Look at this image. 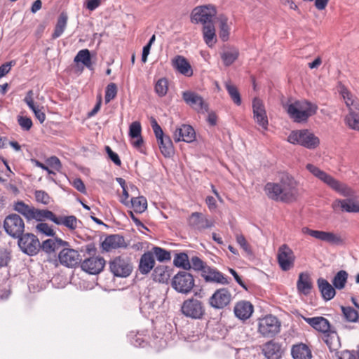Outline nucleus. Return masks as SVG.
<instances>
[{"label":"nucleus","mask_w":359,"mask_h":359,"mask_svg":"<svg viewBox=\"0 0 359 359\" xmlns=\"http://www.w3.org/2000/svg\"><path fill=\"white\" fill-rule=\"evenodd\" d=\"M298 182L291 175L283 174L278 182H267L264 191L267 197L275 201L291 203L299 196Z\"/></svg>","instance_id":"f257e3e1"},{"label":"nucleus","mask_w":359,"mask_h":359,"mask_svg":"<svg viewBox=\"0 0 359 359\" xmlns=\"http://www.w3.org/2000/svg\"><path fill=\"white\" fill-rule=\"evenodd\" d=\"M285 109L294 122L306 123L308 119L315 115L318 106L306 100H289L285 104Z\"/></svg>","instance_id":"f03ea898"},{"label":"nucleus","mask_w":359,"mask_h":359,"mask_svg":"<svg viewBox=\"0 0 359 359\" xmlns=\"http://www.w3.org/2000/svg\"><path fill=\"white\" fill-rule=\"evenodd\" d=\"M304 321L319 332L324 334V341L331 351L337 348L339 339L337 332L331 329L327 319L322 316L303 318Z\"/></svg>","instance_id":"7ed1b4c3"},{"label":"nucleus","mask_w":359,"mask_h":359,"mask_svg":"<svg viewBox=\"0 0 359 359\" xmlns=\"http://www.w3.org/2000/svg\"><path fill=\"white\" fill-rule=\"evenodd\" d=\"M306 168L316 178L325 183L330 188L338 192L343 196H351L353 194L352 189L346 184L340 182L330 174L325 172L318 167L311 163H308Z\"/></svg>","instance_id":"20e7f679"},{"label":"nucleus","mask_w":359,"mask_h":359,"mask_svg":"<svg viewBox=\"0 0 359 359\" xmlns=\"http://www.w3.org/2000/svg\"><path fill=\"white\" fill-rule=\"evenodd\" d=\"M13 209L23 215L28 221L36 220L43 222L46 219L53 222L55 215L48 210H40L30 206L23 201H20L14 203Z\"/></svg>","instance_id":"39448f33"},{"label":"nucleus","mask_w":359,"mask_h":359,"mask_svg":"<svg viewBox=\"0 0 359 359\" xmlns=\"http://www.w3.org/2000/svg\"><path fill=\"white\" fill-rule=\"evenodd\" d=\"M287 141L309 149H314L320 144L319 138L306 129L292 130L287 137Z\"/></svg>","instance_id":"423d86ee"},{"label":"nucleus","mask_w":359,"mask_h":359,"mask_svg":"<svg viewBox=\"0 0 359 359\" xmlns=\"http://www.w3.org/2000/svg\"><path fill=\"white\" fill-rule=\"evenodd\" d=\"M217 8L212 4H207L195 7L191 13V21L193 23H201L203 26L213 23V18L217 15Z\"/></svg>","instance_id":"0eeeda50"},{"label":"nucleus","mask_w":359,"mask_h":359,"mask_svg":"<svg viewBox=\"0 0 359 359\" xmlns=\"http://www.w3.org/2000/svg\"><path fill=\"white\" fill-rule=\"evenodd\" d=\"M281 323L273 315H267L258 320V332L264 337L272 338L280 331Z\"/></svg>","instance_id":"6e6552de"},{"label":"nucleus","mask_w":359,"mask_h":359,"mask_svg":"<svg viewBox=\"0 0 359 359\" xmlns=\"http://www.w3.org/2000/svg\"><path fill=\"white\" fill-rule=\"evenodd\" d=\"M150 122L162 154L165 157H170L174 153L173 144L170 137L164 135L163 130L154 118L151 117Z\"/></svg>","instance_id":"1a4fd4ad"},{"label":"nucleus","mask_w":359,"mask_h":359,"mask_svg":"<svg viewBox=\"0 0 359 359\" xmlns=\"http://www.w3.org/2000/svg\"><path fill=\"white\" fill-rule=\"evenodd\" d=\"M181 312L187 318L201 319L205 315V307L200 300L191 297L184 301Z\"/></svg>","instance_id":"9d476101"},{"label":"nucleus","mask_w":359,"mask_h":359,"mask_svg":"<svg viewBox=\"0 0 359 359\" xmlns=\"http://www.w3.org/2000/svg\"><path fill=\"white\" fill-rule=\"evenodd\" d=\"M302 233L331 245H343L344 243V239L339 234L332 231L313 230L307 226H304L302 228Z\"/></svg>","instance_id":"9b49d317"},{"label":"nucleus","mask_w":359,"mask_h":359,"mask_svg":"<svg viewBox=\"0 0 359 359\" xmlns=\"http://www.w3.org/2000/svg\"><path fill=\"white\" fill-rule=\"evenodd\" d=\"M109 269L115 276L127 277L133 271V264L129 257L118 256L110 261Z\"/></svg>","instance_id":"f8f14e48"},{"label":"nucleus","mask_w":359,"mask_h":359,"mask_svg":"<svg viewBox=\"0 0 359 359\" xmlns=\"http://www.w3.org/2000/svg\"><path fill=\"white\" fill-rule=\"evenodd\" d=\"M171 285L177 292L188 294L194 285V279L191 273L187 271H180L174 276Z\"/></svg>","instance_id":"ddd939ff"},{"label":"nucleus","mask_w":359,"mask_h":359,"mask_svg":"<svg viewBox=\"0 0 359 359\" xmlns=\"http://www.w3.org/2000/svg\"><path fill=\"white\" fill-rule=\"evenodd\" d=\"M6 232L13 238H19L25 231V223L21 217L17 214L7 216L4 222Z\"/></svg>","instance_id":"4468645a"},{"label":"nucleus","mask_w":359,"mask_h":359,"mask_svg":"<svg viewBox=\"0 0 359 359\" xmlns=\"http://www.w3.org/2000/svg\"><path fill=\"white\" fill-rule=\"evenodd\" d=\"M296 257L293 250L287 245H281L278 250V264L284 271H287L294 266Z\"/></svg>","instance_id":"2eb2a0df"},{"label":"nucleus","mask_w":359,"mask_h":359,"mask_svg":"<svg viewBox=\"0 0 359 359\" xmlns=\"http://www.w3.org/2000/svg\"><path fill=\"white\" fill-rule=\"evenodd\" d=\"M18 245L25 254L33 256L40 250V243L36 236L32 233H25L19 237Z\"/></svg>","instance_id":"dca6fc26"},{"label":"nucleus","mask_w":359,"mask_h":359,"mask_svg":"<svg viewBox=\"0 0 359 359\" xmlns=\"http://www.w3.org/2000/svg\"><path fill=\"white\" fill-rule=\"evenodd\" d=\"M232 300V294L227 288H219L215 291L209 298L210 306L215 309H223Z\"/></svg>","instance_id":"f3484780"},{"label":"nucleus","mask_w":359,"mask_h":359,"mask_svg":"<svg viewBox=\"0 0 359 359\" xmlns=\"http://www.w3.org/2000/svg\"><path fill=\"white\" fill-rule=\"evenodd\" d=\"M253 118L264 130H267L269 121L264 104L262 100L255 97L252 100Z\"/></svg>","instance_id":"a211bd4d"},{"label":"nucleus","mask_w":359,"mask_h":359,"mask_svg":"<svg viewBox=\"0 0 359 359\" xmlns=\"http://www.w3.org/2000/svg\"><path fill=\"white\" fill-rule=\"evenodd\" d=\"M189 226L194 230L199 231L210 229L214 226V222L207 218L201 212H193L188 218Z\"/></svg>","instance_id":"6ab92c4d"},{"label":"nucleus","mask_w":359,"mask_h":359,"mask_svg":"<svg viewBox=\"0 0 359 359\" xmlns=\"http://www.w3.org/2000/svg\"><path fill=\"white\" fill-rule=\"evenodd\" d=\"M183 99L188 105L198 112L205 113V111H208V103L204 101L201 96L194 91H184Z\"/></svg>","instance_id":"aec40b11"},{"label":"nucleus","mask_w":359,"mask_h":359,"mask_svg":"<svg viewBox=\"0 0 359 359\" xmlns=\"http://www.w3.org/2000/svg\"><path fill=\"white\" fill-rule=\"evenodd\" d=\"M58 259L62 265L69 268L77 266L81 261L79 252L70 248L61 250L58 255Z\"/></svg>","instance_id":"412c9836"},{"label":"nucleus","mask_w":359,"mask_h":359,"mask_svg":"<svg viewBox=\"0 0 359 359\" xmlns=\"http://www.w3.org/2000/svg\"><path fill=\"white\" fill-rule=\"evenodd\" d=\"M105 260L102 257H91L81 263V268L89 274H98L103 270Z\"/></svg>","instance_id":"4be33fe9"},{"label":"nucleus","mask_w":359,"mask_h":359,"mask_svg":"<svg viewBox=\"0 0 359 359\" xmlns=\"http://www.w3.org/2000/svg\"><path fill=\"white\" fill-rule=\"evenodd\" d=\"M173 138L175 142L183 141L190 143L195 140L196 133L190 125L182 124L175 130Z\"/></svg>","instance_id":"5701e85b"},{"label":"nucleus","mask_w":359,"mask_h":359,"mask_svg":"<svg viewBox=\"0 0 359 359\" xmlns=\"http://www.w3.org/2000/svg\"><path fill=\"white\" fill-rule=\"evenodd\" d=\"M127 246L124 237L118 234L109 235L102 243V249L107 252L119 248H126Z\"/></svg>","instance_id":"b1692460"},{"label":"nucleus","mask_w":359,"mask_h":359,"mask_svg":"<svg viewBox=\"0 0 359 359\" xmlns=\"http://www.w3.org/2000/svg\"><path fill=\"white\" fill-rule=\"evenodd\" d=\"M201 276L206 282L222 285L229 284L228 278L222 273L210 266L205 268L203 273H201Z\"/></svg>","instance_id":"393cba45"},{"label":"nucleus","mask_w":359,"mask_h":359,"mask_svg":"<svg viewBox=\"0 0 359 359\" xmlns=\"http://www.w3.org/2000/svg\"><path fill=\"white\" fill-rule=\"evenodd\" d=\"M332 207L334 210L340 209L346 212H359V203L353 199H337L334 201Z\"/></svg>","instance_id":"a878e982"},{"label":"nucleus","mask_w":359,"mask_h":359,"mask_svg":"<svg viewBox=\"0 0 359 359\" xmlns=\"http://www.w3.org/2000/svg\"><path fill=\"white\" fill-rule=\"evenodd\" d=\"M172 67L180 74L191 76L193 74V69L189 61L182 55H177L172 60Z\"/></svg>","instance_id":"bb28decb"},{"label":"nucleus","mask_w":359,"mask_h":359,"mask_svg":"<svg viewBox=\"0 0 359 359\" xmlns=\"http://www.w3.org/2000/svg\"><path fill=\"white\" fill-rule=\"evenodd\" d=\"M233 311L238 318L244 320L251 316L253 312V306L248 302L241 301L235 305Z\"/></svg>","instance_id":"cd10ccee"},{"label":"nucleus","mask_w":359,"mask_h":359,"mask_svg":"<svg viewBox=\"0 0 359 359\" xmlns=\"http://www.w3.org/2000/svg\"><path fill=\"white\" fill-rule=\"evenodd\" d=\"M262 352L267 359H280L281 358L280 346L273 341L264 344L262 347Z\"/></svg>","instance_id":"c85d7f7f"},{"label":"nucleus","mask_w":359,"mask_h":359,"mask_svg":"<svg viewBox=\"0 0 359 359\" xmlns=\"http://www.w3.org/2000/svg\"><path fill=\"white\" fill-rule=\"evenodd\" d=\"M313 283L310 276L307 273H300L297 282V289L299 293L304 295L310 294Z\"/></svg>","instance_id":"c756f323"},{"label":"nucleus","mask_w":359,"mask_h":359,"mask_svg":"<svg viewBox=\"0 0 359 359\" xmlns=\"http://www.w3.org/2000/svg\"><path fill=\"white\" fill-rule=\"evenodd\" d=\"M318 289L324 300L329 301L334 298L336 294L335 287L327 280L320 278L317 280Z\"/></svg>","instance_id":"7c9ffc66"},{"label":"nucleus","mask_w":359,"mask_h":359,"mask_svg":"<svg viewBox=\"0 0 359 359\" xmlns=\"http://www.w3.org/2000/svg\"><path fill=\"white\" fill-rule=\"evenodd\" d=\"M155 259L153 253L148 251L144 252L140 257L139 263V271L142 274L149 273L154 267Z\"/></svg>","instance_id":"2f4dec72"},{"label":"nucleus","mask_w":359,"mask_h":359,"mask_svg":"<svg viewBox=\"0 0 359 359\" xmlns=\"http://www.w3.org/2000/svg\"><path fill=\"white\" fill-rule=\"evenodd\" d=\"M68 245V242L61 238H55V239L49 238L43 241L42 244H40V248L46 253L50 254L55 252L60 247Z\"/></svg>","instance_id":"473e14b6"},{"label":"nucleus","mask_w":359,"mask_h":359,"mask_svg":"<svg viewBox=\"0 0 359 359\" xmlns=\"http://www.w3.org/2000/svg\"><path fill=\"white\" fill-rule=\"evenodd\" d=\"M202 34L204 42L206 45L212 48L217 43L216 30L213 23L205 25L202 28Z\"/></svg>","instance_id":"72a5a7b5"},{"label":"nucleus","mask_w":359,"mask_h":359,"mask_svg":"<svg viewBox=\"0 0 359 359\" xmlns=\"http://www.w3.org/2000/svg\"><path fill=\"white\" fill-rule=\"evenodd\" d=\"M219 36L224 42L227 41L230 35V26L228 24L229 18L226 15L222 14L217 17Z\"/></svg>","instance_id":"f704fd0d"},{"label":"nucleus","mask_w":359,"mask_h":359,"mask_svg":"<svg viewBox=\"0 0 359 359\" xmlns=\"http://www.w3.org/2000/svg\"><path fill=\"white\" fill-rule=\"evenodd\" d=\"M291 353L294 359H311L312 357L309 348L302 343L293 345Z\"/></svg>","instance_id":"c9c22d12"},{"label":"nucleus","mask_w":359,"mask_h":359,"mask_svg":"<svg viewBox=\"0 0 359 359\" xmlns=\"http://www.w3.org/2000/svg\"><path fill=\"white\" fill-rule=\"evenodd\" d=\"M344 121L349 129L359 131V109H350L344 116Z\"/></svg>","instance_id":"e433bc0d"},{"label":"nucleus","mask_w":359,"mask_h":359,"mask_svg":"<svg viewBox=\"0 0 359 359\" xmlns=\"http://www.w3.org/2000/svg\"><path fill=\"white\" fill-rule=\"evenodd\" d=\"M79 221L74 215L69 216H55L53 223L57 225H63L70 230H75L78 226Z\"/></svg>","instance_id":"4c0bfd02"},{"label":"nucleus","mask_w":359,"mask_h":359,"mask_svg":"<svg viewBox=\"0 0 359 359\" xmlns=\"http://www.w3.org/2000/svg\"><path fill=\"white\" fill-rule=\"evenodd\" d=\"M152 276L154 281L164 283L168 282L170 274L168 267L159 266L155 268Z\"/></svg>","instance_id":"58836bf2"},{"label":"nucleus","mask_w":359,"mask_h":359,"mask_svg":"<svg viewBox=\"0 0 359 359\" xmlns=\"http://www.w3.org/2000/svg\"><path fill=\"white\" fill-rule=\"evenodd\" d=\"M68 16L67 13L62 12L59 15L56 25L54 29V32L52 34L53 39H57L60 37L64 32L67 23Z\"/></svg>","instance_id":"ea45409f"},{"label":"nucleus","mask_w":359,"mask_h":359,"mask_svg":"<svg viewBox=\"0 0 359 359\" xmlns=\"http://www.w3.org/2000/svg\"><path fill=\"white\" fill-rule=\"evenodd\" d=\"M76 64L82 63L88 69H92V62L90 53L88 49H82L79 50L74 59Z\"/></svg>","instance_id":"a19ab883"},{"label":"nucleus","mask_w":359,"mask_h":359,"mask_svg":"<svg viewBox=\"0 0 359 359\" xmlns=\"http://www.w3.org/2000/svg\"><path fill=\"white\" fill-rule=\"evenodd\" d=\"M348 274L344 270H341L337 273L332 279V285L337 290H342L345 287L347 283Z\"/></svg>","instance_id":"79ce46f5"},{"label":"nucleus","mask_w":359,"mask_h":359,"mask_svg":"<svg viewBox=\"0 0 359 359\" xmlns=\"http://www.w3.org/2000/svg\"><path fill=\"white\" fill-rule=\"evenodd\" d=\"M239 51L236 48H231L222 53L221 57L226 66L233 64L238 57Z\"/></svg>","instance_id":"37998d69"},{"label":"nucleus","mask_w":359,"mask_h":359,"mask_svg":"<svg viewBox=\"0 0 359 359\" xmlns=\"http://www.w3.org/2000/svg\"><path fill=\"white\" fill-rule=\"evenodd\" d=\"M130 203L134 211L137 213H142L147 208V199L143 196L132 198Z\"/></svg>","instance_id":"c03bdc74"},{"label":"nucleus","mask_w":359,"mask_h":359,"mask_svg":"<svg viewBox=\"0 0 359 359\" xmlns=\"http://www.w3.org/2000/svg\"><path fill=\"white\" fill-rule=\"evenodd\" d=\"M150 252L159 262L169 261L171 259L170 252L160 247H154Z\"/></svg>","instance_id":"a18cd8bd"},{"label":"nucleus","mask_w":359,"mask_h":359,"mask_svg":"<svg viewBox=\"0 0 359 359\" xmlns=\"http://www.w3.org/2000/svg\"><path fill=\"white\" fill-rule=\"evenodd\" d=\"M174 264L176 266L182 267L184 269L191 268V264L186 253L177 254L174 259Z\"/></svg>","instance_id":"49530a36"},{"label":"nucleus","mask_w":359,"mask_h":359,"mask_svg":"<svg viewBox=\"0 0 359 359\" xmlns=\"http://www.w3.org/2000/svg\"><path fill=\"white\" fill-rule=\"evenodd\" d=\"M341 96L346 103V105L350 109L351 107L357 108L358 105V99L353 96L351 91H341Z\"/></svg>","instance_id":"de8ad7c7"},{"label":"nucleus","mask_w":359,"mask_h":359,"mask_svg":"<svg viewBox=\"0 0 359 359\" xmlns=\"http://www.w3.org/2000/svg\"><path fill=\"white\" fill-rule=\"evenodd\" d=\"M341 310L345 318L350 322H356L359 318L358 313L350 306H341Z\"/></svg>","instance_id":"09e8293b"},{"label":"nucleus","mask_w":359,"mask_h":359,"mask_svg":"<svg viewBox=\"0 0 359 359\" xmlns=\"http://www.w3.org/2000/svg\"><path fill=\"white\" fill-rule=\"evenodd\" d=\"M236 240L239 246L245 251L247 255H252L251 247L243 234H236Z\"/></svg>","instance_id":"8fccbe9b"},{"label":"nucleus","mask_w":359,"mask_h":359,"mask_svg":"<svg viewBox=\"0 0 359 359\" xmlns=\"http://www.w3.org/2000/svg\"><path fill=\"white\" fill-rule=\"evenodd\" d=\"M36 229L38 232L47 236L53 237L55 234L54 230L47 223L41 222L36 225Z\"/></svg>","instance_id":"3c124183"},{"label":"nucleus","mask_w":359,"mask_h":359,"mask_svg":"<svg viewBox=\"0 0 359 359\" xmlns=\"http://www.w3.org/2000/svg\"><path fill=\"white\" fill-rule=\"evenodd\" d=\"M142 127L139 121L133 122L129 127V136L132 139L141 136Z\"/></svg>","instance_id":"603ef678"},{"label":"nucleus","mask_w":359,"mask_h":359,"mask_svg":"<svg viewBox=\"0 0 359 359\" xmlns=\"http://www.w3.org/2000/svg\"><path fill=\"white\" fill-rule=\"evenodd\" d=\"M191 267L196 271H201V273L208 266L198 257H193L190 262Z\"/></svg>","instance_id":"864d4df0"},{"label":"nucleus","mask_w":359,"mask_h":359,"mask_svg":"<svg viewBox=\"0 0 359 359\" xmlns=\"http://www.w3.org/2000/svg\"><path fill=\"white\" fill-rule=\"evenodd\" d=\"M36 201L44 205L50 203V198L48 194L42 190L36 191L34 193Z\"/></svg>","instance_id":"5fc2aeb1"},{"label":"nucleus","mask_w":359,"mask_h":359,"mask_svg":"<svg viewBox=\"0 0 359 359\" xmlns=\"http://www.w3.org/2000/svg\"><path fill=\"white\" fill-rule=\"evenodd\" d=\"M46 163L52 168L55 169L57 172H60L62 170V163L60 159L55 156H53L46 159Z\"/></svg>","instance_id":"6e6d98bb"},{"label":"nucleus","mask_w":359,"mask_h":359,"mask_svg":"<svg viewBox=\"0 0 359 359\" xmlns=\"http://www.w3.org/2000/svg\"><path fill=\"white\" fill-rule=\"evenodd\" d=\"M18 122L20 126L24 130H29L32 126V121L31 118L27 116H19L18 118Z\"/></svg>","instance_id":"4d7b16f0"},{"label":"nucleus","mask_w":359,"mask_h":359,"mask_svg":"<svg viewBox=\"0 0 359 359\" xmlns=\"http://www.w3.org/2000/svg\"><path fill=\"white\" fill-rule=\"evenodd\" d=\"M208 113V116L206 118V121L210 126H215L217 124L218 121V116L216 112L214 111H206Z\"/></svg>","instance_id":"13d9d810"},{"label":"nucleus","mask_w":359,"mask_h":359,"mask_svg":"<svg viewBox=\"0 0 359 359\" xmlns=\"http://www.w3.org/2000/svg\"><path fill=\"white\" fill-rule=\"evenodd\" d=\"M24 100L27 103L28 107L32 110L34 114L35 111L40 110V109L34 104V102L32 96V91L29 92V93L25 97Z\"/></svg>","instance_id":"bf43d9fd"},{"label":"nucleus","mask_w":359,"mask_h":359,"mask_svg":"<svg viewBox=\"0 0 359 359\" xmlns=\"http://www.w3.org/2000/svg\"><path fill=\"white\" fill-rule=\"evenodd\" d=\"M106 151L110 158V159L116 164V165H121V161L119 158L118 155L114 152L109 146L106 147Z\"/></svg>","instance_id":"052dcab7"},{"label":"nucleus","mask_w":359,"mask_h":359,"mask_svg":"<svg viewBox=\"0 0 359 359\" xmlns=\"http://www.w3.org/2000/svg\"><path fill=\"white\" fill-rule=\"evenodd\" d=\"M10 259L9 254L5 249H0V266H5Z\"/></svg>","instance_id":"680f3d73"},{"label":"nucleus","mask_w":359,"mask_h":359,"mask_svg":"<svg viewBox=\"0 0 359 359\" xmlns=\"http://www.w3.org/2000/svg\"><path fill=\"white\" fill-rule=\"evenodd\" d=\"M102 95L99 93L97 95V103L94 108L88 114V117L94 116L100 109L101 104H102Z\"/></svg>","instance_id":"e2e57ef3"},{"label":"nucleus","mask_w":359,"mask_h":359,"mask_svg":"<svg viewBox=\"0 0 359 359\" xmlns=\"http://www.w3.org/2000/svg\"><path fill=\"white\" fill-rule=\"evenodd\" d=\"M336 356L337 359H355V355L348 350L337 352Z\"/></svg>","instance_id":"0e129e2a"},{"label":"nucleus","mask_w":359,"mask_h":359,"mask_svg":"<svg viewBox=\"0 0 359 359\" xmlns=\"http://www.w3.org/2000/svg\"><path fill=\"white\" fill-rule=\"evenodd\" d=\"M72 185L76 190H78L81 193H83V194L86 193V189L85 184H83V181L80 178H76V179L74 180V181L72 182Z\"/></svg>","instance_id":"69168bd1"},{"label":"nucleus","mask_w":359,"mask_h":359,"mask_svg":"<svg viewBox=\"0 0 359 359\" xmlns=\"http://www.w3.org/2000/svg\"><path fill=\"white\" fill-rule=\"evenodd\" d=\"M168 81L165 78L160 79L155 86V90H168Z\"/></svg>","instance_id":"338daca9"},{"label":"nucleus","mask_w":359,"mask_h":359,"mask_svg":"<svg viewBox=\"0 0 359 359\" xmlns=\"http://www.w3.org/2000/svg\"><path fill=\"white\" fill-rule=\"evenodd\" d=\"M101 0H88L86 2V8L90 11H94L100 6Z\"/></svg>","instance_id":"774afa93"}]
</instances>
